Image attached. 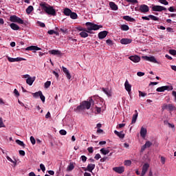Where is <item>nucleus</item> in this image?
Masks as SVG:
<instances>
[{
  "instance_id": "5",
  "label": "nucleus",
  "mask_w": 176,
  "mask_h": 176,
  "mask_svg": "<svg viewBox=\"0 0 176 176\" xmlns=\"http://www.w3.org/2000/svg\"><path fill=\"white\" fill-rule=\"evenodd\" d=\"M142 60H145L146 61H149L150 63H154V64H159L155 56H142Z\"/></svg>"
},
{
  "instance_id": "53",
  "label": "nucleus",
  "mask_w": 176,
  "mask_h": 176,
  "mask_svg": "<svg viewBox=\"0 0 176 176\" xmlns=\"http://www.w3.org/2000/svg\"><path fill=\"white\" fill-rule=\"evenodd\" d=\"M60 31H61V32L63 34H67L68 32V30L67 28H60Z\"/></svg>"
},
{
  "instance_id": "39",
  "label": "nucleus",
  "mask_w": 176,
  "mask_h": 176,
  "mask_svg": "<svg viewBox=\"0 0 176 176\" xmlns=\"http://www.w3.org/2000/svg\"><path fill=\"white\" fill-rule=\"evenodd\" d=\"M47 34H49L50 35H53V34H56V35H58V33L54 31V30H48Z\"/></svg>"
},
{
  "instance_id": "52",
  "label": "nucleus",
  "mask_w": 176,
  "mask_h": 176,
  "mask_svg": "<svg viewBox=\"0 0 176 176\" xmlns=\"http://www.w3.org/2000/svg\"><path fill=\"white\" fill-rule=\"evenodd\" d=\"M126 1L130 3H138V1L137 0H126Z\"/></svg>"
},
{
  "instance_id": "16",
  "label": "nucleus",
  "mask_w": 176,
  "mask_h": 176,
  "mask_svg": "<svg viewBox=\"0 0 176 176\" xmlns=\"http://www.w3.org/2000/svg\"><path fill=\"white\" fill-rule=\"evenodd\" d=\"M151 146H152V142H151L150 141H147V142H146L144 145L142 146V147L141 148V151L144 152V151H145V149H146V148H151Z\"/></svg>"
},
{
  "instance_id": "19",
  "label": "nucleus",
  "mask_w": 176,
  "mask_h": 176,
  "mask_svg": "<svg viewBox=\"0 0 176 176\" xmlns=\"http://www.w3.org/2000/svg\"><path fill=\"white\" fill-rule=\"evenodd\" d=\"M62 69L64 74H65L67 79H71V78H72V76H71V74H69V71H68V69H67V67H64L63 66L62 67Z\"/></svg>"
},
{
  "instance_id": "8",
  "label": "nucleus",
  "mask_w": 176,
  "mask_h": 176,
  "mask_svg": "<svg viewBox=\"0 0 176 176\" xmlns=\"http://www.w3.org/2000/svg\"><path fill=\"white\" fill-rule=\"evenodd\" d=\"M139 12L141 13H148L149 12V7L147 5L142 4L139 6Z\"/></svg>"
},
{
  "instance_id": "35",
  "label": "nucleus",
  "mask_w": 176,
  "mask_h": 176,
  "mask_svg": "<svg viewBox=\"0 0 176 176\" xmlns=\"http://www.w3.org/2000/svg\"><path fill=\"white\" fill-rule=\"evenodd\" d=\"M74 168H75V166H74V163L71 162L67 166V171H72Z\"/></svg>"
},
{
  "instance_id": "55",
  "label": "nucleus",
  "mask_w": 176,
  "mask_h": 176,
  "mask_svg": "<svg viewBox=\"0 0 176 176\" xmlns=\"http://www.w3.org/2000/svg\"><path fill=\"white\" fill-rule=\"evenodd\" d=\"M94 159H96V160L101 159V155H100V153L96 154L94 157Z\"/></svg>"
},
{
  "instance_id": "3",
  "label": "nucleus",
  "mask_w": 176,
  "mask_h": 176,
  "mask_svg": "<svg viewBox=\"0 0 176 176\" xmlns=\"http://www.w3.org/2000/svg\"><path fill=\"white\" fill-rule=\"evenodd\" d=\"M82 102V105L84 107V109H90V107H91V104L94 105V100L93 99L90 98L89 101L84 100Z\"/></svg>"
},
{
  "instance_id": "50",
  "label": "nucleus",
  "mask_w": 176,
  "mask_h": 176,
  "mask_svg": "<svg viewBox=\"0 0 176 176\" xmlns=\"http://www.w3.org/2000/svg\"><path fill=\"white\" fill-rule=\"evenodd\" d=\"M8 60L10 63H16V58H14L8 57Z\"/></svg>"
},
{
  "instance_id": "4",
  "label": "nucleus",
  "mask_w": 176,
  "mask_h": 176,
  "mask_svg": "<svg viewBox=\"0 0 176 176\" xmlns=\"http://www.w3.org/2000/svg\"><path fill=\"white\" fill-rule=\"evenodd\" d=\"M10 21L12 23H17L18 24H24V21L16 15L11 16L10 17Z\"/></svg>"
},
{
  "instance_id": "23",
  "label": "nucleus",
  "mask_w": 176,
  "mask_h": 176,
  "mask_svg": "<svg viewBox=\"0 0 176 176\" xmlns=\"http://www.w3.org/2000/svg\"><path fill=\"white\" fill-rule=\"evenodd\" d=\"M34 82H35V77H29L26 80V83L29 85V86H32V83H34Z\"/></svg>"
},
{
  "instance_id": "21",
  "label": "nucleus",
  "mask_w": 176,
  "mask_h": 176,
  "mask_svg": "<svg viewBox=\"0 0 176 176\" xmlns=\"http://www.w3.org/2000/svg\"><path fill=\"white\" fill-rule=\"evenodd\" d=\"M74 112H82V111H85V107L82 105V102L78 105L76 108L74 109Z\"/></svg>"
},
{
  "instance_id": "15",
  "label": "nucleus",
  "mask_w": 176,
  "mask_h": 176,
  "mask_svg": "<svg viewBox=\"0 0 176 176\" xmlns=\"http://www.w3.org/2000/svg\"><path fill=\"white\" fill-rule=\"evenodd\" d=\"M124 87H125V90H126V91H128L129 94L131 92V85L129 83L128 80H126L125 81Z\"/></svg>"
},
{
  "instance_id": "59",
  "label": "nucleus",
  "mask_w": 176,
  "mask_h": 176,
  "mask_svg": "<svg viewBox=\"0 0 176 176\" xmlns=\"http://www.w3.org/2000/svg\"><path fill=\"white\" fill-rule=\"evenodd\" d=\"M106 43H107V45H109V46H111V45L113 44L112 40H111V39L107 40V41H106Z\"/></svg>"
},
{
  "instance_id": "33",
  "label": "nucleus",
  "mask_w": 176,
  "mask_h": 176,
  "mask_svg": "<svg viewBox=\"0 0 176 176\" xmlns=\"http://www.w3.org/2000/svg\"><path fill=\"white\" fill-rule=\"evenodd\" d=\"M6 159H7V160H8V162H10L11 163H13L14 166H16L17 164V160H14V161L8 155L6 156Z\"/></svg>"
},
{
  "instance_id": "28",
  "label": "nucleus",
  "mask_w": 176,
  "mask_h": 176,
  "mask_svg": "<svg viewBox=\"0 0 176 176\" xmlns=\"http://www.w3.org/2000/svg\"><path fill=\"white\" fill-rule=\"evenodd\" d=\"M72 12V10L69 8H65L63 10V13L65 16H70L71 13Z\"/></svg>"
},
{
  "instance_id": "43",
  "label": "nucleus",
  "mask_w": 176,
  "mask_h": 176,
  "mask_svg": "<svg viewBox=\"0 0 176 176\" xmlns=\"http://www.w3.org/2000/svg\"><path fill=\"white\" fill-rule=\"evenodd\" d=\"M30 142L32 145H35V144L36 143V141L35 140V138H34V136L30 137Z\"/></svg>"
},
{
  "instance_id": "45",
  "label": "nucleus",
  "mask_w": 176,
  "mask_h": 176,
  "mask_svg": "<svg viewBox=\"0 0 176 176\" xmlns=\"http://www.w3.org/2000/svg\"><path fill=\"white\" fill-rule=\"evenodd\" d=\"M124 164V166H131V160H125Z\"/></svg>"
},
{
  "instance_id": "44",
  "label": "nucleus",
  "mask_w": 176,
  "mask_h": 176,
  "mask_svg": "<svg viewBox=\"0 0 176 176\" xmlns=\"http://www.w3.org/2000/svg\"><path fill=\"white\" fill-rule=\"evenodd\" d=\"M25 50H30V51L35 50V45L29 46L26 47Z\"/></svg>"
},
{
  "instance_id": "46",
  "label": "nucleus",
  "mask_w": 176,
  "mask_h": 176,
  "mask_svg": "<svg viewBox=\"0 0 176 176\" xmlns=\"http://www.w3.org/2000/svg\"><path fill=\"white\" fill-rule=\"evenodd\" d=\"M59 133L60 134V135H67V131H65L64 129H61L59 131Z\"/></svg>"
},
{
  "instance_id": "42",
  "label": "nucleus",
  "mask_w": 176,
  "mask_h": 176,
  "mask_svg": "<svg viewBox=\"0 0 176 176\" xmlns=\"http://www.w3.org/2000/svg\"><path fill=\"white\" fill-rule=\"evenodd\" d=\"M168 52H169V54H171L172 56H176L175 50H169Z\"/></svg>"
},
{
  "instance_id": "17",
  "label": "nucleus",
  "mask_w": 176,
  "mask_h": 176,
  "mask_svg": "<svg viewBox=\"0 0 176 176\" xmlns=\"http://www.w3.org/2000/svg\"><path fill=\"white\" fill-rule=\"evenodd\" d=\"M146 133H148V131L146 130V128H144V126H142L141 129H140V136L142 138H145V137H146Z\"/></svg>"
},
{
  "instance_id": "56",
  "label": "nucleus",
  "mask_w": 176,
  "mask_h": 176,
  "mask_svg": "<svg viewBox=\"0 0 176 176\" xmlns=\"http://www.w3.org/2000/svg\"><path fill=\"white\" fill-rule=\"evenodd\" d=\"M87 151L88 152H89V153H93V152H94V150L93 149V147H88L87 148Z\"/></svg>"
},
{
  "instance_id": "27",
  "label": "nucleus",
  "mask_w": 176,
  "mask_h": 176,
  "mask_svg": "<svg viewBox=\"0 0 176 176\" xmlns=\"http://www.w3.org/2000/svg\"><path fill=\"white\" fill-rule=\"evenodd\" d=\"M123 20L131 21V23H134V21H135V19H134V18H131L130 16H124Z\"/></svg>"
},
{
  "instance_id": "26",
  "label": "nucleus",
  "mask_w": 176,
  "mask_h": 176,
  "mask_svg": "<svg viewBox=\"0 0 176 176\" xmlns=\"http://www.w3.org/2000/svg\"><path fill=\"white\" fill-rule=\"evenodd\" d=\"M114 134H116V135H118V137H119V138H124V133H123V131H114Z\"/></svg>"
},
{
  "instance_id": "47",
  "label": "nucleus",
  "mask_w": 176,
  "mask_h": 176,
  "mask_svg": "<svg viewBox=\"0 0 176 176\" xmlns=\"http://www.w3.org/2000/svg\"><path fill=\"white\" fill-rule=\"evenodd\" d=\"M160 3L162 5H168V1L167 0H158Z\"/></svg>"
},
{
  "instance_id": "40",
  "label": "nucleus",
  "mask_w": 176,
  "mask_h": 176,
  "mask_svg": "<svg viewBox=\"0 0 176 176\" xmlns=\"http://www.w3.org/2000/svg\"><path fill=\"white\" fill-rule=\"evenodd\" d=\"M37 24L41 27V28H45L46 27V25L45 24V23L41 22L39 21H37Z\"/></svg>"
},
{
  "instance_id": "48",
  "label": "nucleus",
  "mask_w": 176,
  "mask_h": 176,
  "mask_svg": "<svg viewBox=\"0 0 176 176\" xmlns=\"http://www.w3.org/2000/svg\"><path fill=\"white\" fill-rule=\"evenodd\" d=\"M80 159L83 163H86V161L87 160V157L85 155H82L80 157Z\"/></svg>"
},
{
  "instance_id": "57",
  "label": "nucleus",
  "mask_w": 176,
  "mask_h": 176,
  "mask_svg": "<svg viewBox=\"0 0 176 176\" xmlns=\"http://www.w3.org/2000/svg\"><path fill=\"white\" fill-rule=\"evenodd\" d=\"M139 96L141 97H145V96H146V94H145L141 91H139Z\"/></svg>"
},
{
  "instance_id": "20",
  "label": "nucleus",
  "mask_w": 176,
  "mask_h": 176,
  "mask_svg": "<svg viewBox=\"0 0 176 176\" xmlns=\"http://www.w3.org/2000/svg\"><path fill=\"white\" fill-rule=\"evenodd\" d=\"M50 54H53V56H61V51L58 50H52L49 51Z\"/></svg>"
},
{
  "instance_id": "7",
  "label": "nucleus",
  "mask_w": 176,
  "mask_h": 176,
  "mask_svg": "<svg viewBox=\"0 0 176 176\" xmlns=\"http://www.w3.org/2000/svg\"><path fill=\"white\" fill-rule=\"evenodd\" d=\"M166 90H168L170 91V90H173V86H162L157 88L156 91H158L160 93H162L163 91H166Z\"/></svg>"
},
{
  "instance_id": "49",
  "label": "nucleus",
  "mask_w": 176,
  "mask_h": 176,
  "mask_svg": "<svg viewBox=\"0 0 176 176\" xmlns=\"http://www.w3.org/2000/svg\"><path fill=\"white\" fill-rule=\"evenodd\" d=\"M19 61H25V58H15V62H19Z\"/></svg>"
},
{
  "instance_id": "30",
  "label": "nucleus",
  "mask_w": 176,
  "mask_h": 176,
  "mask_svg": "<svg viewBox=\"0 0 176 176\" xmlns=\"http://www.w3.org/2000/svg\"><path fill=\"white\" fill-rule=\"evenodd\" d=\"M79 35L81 38H87V36H89V34H87L86 31L81 32Z\"/></svg>"
},
{
  "instance_id": "36",
  "label": "nucleus",
  "mask_w": 176,
  "mask_h": 176,
  "mask_svg": "<svg viewBox=\"0 0 176 176\" xmlns=\"http://www.w3.org/2000/svg\"><path fill=\"white\" fill-rule=\"evenodd\" d=\"M121 30L122 31H129V30H130V28H129V25H122Z\"/></svg>"
},
{
  "instance_id": "37",
  "label": "nucleus",
  "mask_w": 176,
  "mask_h": 176,
  "mask_svg": "<svg viewBox=\"0 0 176 176\" xmlns=\"http://www.w3.org/2000/svg\"><path fill=\"white\" fill-rule=\"evenodd\" d=\"M100 153H102V155H108L109 153V150H107L105 148H101L100 149Z\"/></svg>"
},
{
  "instance_id": "61",
  "label": "nucleus",
  "mask_w": 176,
  "mask_h": 176,
  "mask_svg": "<svg viewBox=\"0 0 176 176\" xmlns=\"http://www.w3.org/2000/svg\"><path fill=\"white\" fill-rule=\"evenodd\" d=\"M1 127H5V124H3V121H2V119L0 118V129Z\"/></svg>"
},
{
  "instance_id": "63",
  "label": "nucleus",
  "mask_w": 176,
  "mask_h": 176,
  "mask_svg": "<svg viewBox=\"0 0 176 176\" xmlns=\"http://www.w3.org/2000/svg\"><path fill=\"white\" fill-rule=\"evenodd\" d=\"M168 10H169V12H176V10L174 8L173 6H171L169 8H168Z\"/></svg>"
},
{
  "instance_id": "1",
  "label": "nucleus",
  "mask_w": 176,
  "mask_h": 176,
  "mask_svg": "<svg viewBox=\"0 0 176 176\" xmlns=\"http://www.w3.org/2000/svg\"><path fill=\"white\" fill-rule=\"evenodd\" d=\"M85 25L87 27L86 28L78 27L77 28V30L78 31H85L88 34H94L92 31H98V30H100V28H102V25H97L91 22H87L85 23Z\"/></svg>"
},
{
  "instance_id": "51",
  "label": "nucleus",
  "mask_w": 176,
  "mask_h": 176,
  "mask_svg": "<svg viewBox=\"0 0 176 176\" xmlns=\"http://www.w3.org/2000/svg\"><path fill=\"white\" fill-rule=\"evenodd\" d=\"M40 168L43 172H45L46 170V168L45 167V165L43 164H40Z\"/></svg>"
},
{
  "instance_id": "6",
  "label": "nucleus",
  "mask_w": 176,
  "mask_h": 176,
  "mask_svg": "<svg viewBox=\"0 0 176 176\" xmlns=\"http://www.w3.org/2000/svg\"><path fill=\"white\" fill-rule=\"evenodd\" d=\"M162 109H167L168 111H170V112H173V111H176L175 105L173 104H164L162 106Z\"/></svg>"
},
{
  "instance_id": "41",
  "label": "nucleus",
  "mask_w": 176,
  "mask_h": 176,
  "mask_svg": "<svg viewBox=\"0 0 176 176\" xmlns=\"http://www.w3.org/2000/svg\"><path fill=\"white\" fill-rule=\"evenodd\" d=\"M50 85H52V82L50 81H47L46 82H45V89H49V87H50Z\"/></svg>"
},
{
  "instance_id": "14",
  "label": "nucleus",
  "mask_w": 176,
  "mask_h": 176,
  "mask_svg": "<svg viewBox=\"0 0 176 176\" xmlns=\"http://www.w3.org/2000/svg\"><path fill=\"white\" fill-rule=\"evenodd\" d=\"M113 170V171H115L116 173H118V174H122V173H124V166L114 167Z\"/></svg>"
},
{
  "instance_id": "64",
  "label": "nucleus",
  "mask_w": 176,
  "mask_h": 176,
  "mask_svg": "<svg viewBox=\"0 0 176 176\" xmlns=\"http://www.w3.org/2000/svg\"><path fill=\"white\" fill-rule=\"evenodd\" d=\"M138 76H144V75H145V73L142 72H139L137 73Z\"/></svg>"
},
{
  "instance_id": "29",
  "label": "nucleus",
  "mask_w": 176,
  "mask_h": 176,
  "mask_svg": "<svg viewBox=\"0 0 176 176\" xmlns=\"http://www.w3.org/2000/svg\"><path fill=\"white\" fill-rule=\"evenodd\" d=\"M15 142L20 146H23V148H25V144H24V142H23L20 140H15Z\"/></svg>"
},
{
  "instance_id": "10",
  "label": "nucleus",
  "mask_w": 176,
  "mask_h": 176,
  "mask_svg": "<svg viewBox=\"0 0 176 176\" xmlns=\"http://www.w3.org/2000/svg\"><path fill=\"white\" fill-rule=\"evenodd\" d=\"M148 170H149V164L145 163L142 166L141 176H145Z\"/></svg>"
},
{
  "instance_id": "11",
  "label": "nucleus",
  "mask_w": 176,
  "mask_h": 176,
  "mask_svg": "<svg viewBox=\"0 0 176 176\" xmlns=\"http://www.w3.org/2000/svg\"><path fill=\"white\" fill-rule=\"evenodd\" d=\"M84 171H89V173H93V170L96 168V164H89L87 168H83Z\"/></svg>"
},
{
  "instance_id": "62",
  "label": "nucleus",
  "mask_w": 176,
  "mask_h": 176,
  "mask_svg": "<svg viewBox=\"0 0 176 176\" xmlns=\"http://www.w3.org/2000/svg\"><path fill=\"white\" fill-rule=\"evenodd\" d=\"M95 108L96 109L97 113H101V107H98L96 106Z\"/></svg>"
},
{
  "instance_id": "34",
  "label": "nucleus",
  "mask_w": 176,
  "mask_h": 176,
  "mask_svg": "<svg viewBox=\"0 0 176 176\" xmlns=\"http://www.w3.org/2000/svg\"><path fill=\"white\" fill-rule=\"evenodd\" d=\"M32 10H34V7L32 6H28V8L26 9L27 14H31Z\"/></svg>"
},
{
  "instance_id": "2",
  "label": "nucleus",
  "mask_w": 176,
  "mask_h": 176,
  "mask_svg": "<svg viewBox=\"0 0 176 176\" xmlns=\"http://www.w3.org/2000/svg\"><path fill=\"white\" fill-rule=\"evenodd\" d=\"M39 6L41 8V10H44L47 14H50V16H57V12L53 6L45 2H41Z\"/></svg>"
},
{
  "instance_id": "18",
  "label": "nucleus",
  "mask_w": 176,
  "mask_h": 176,
  "mask_svg": "<svg viewBox=\"0 0 176 176\" xmlns=\"http://www.w3.org/2000/svg\"><path fill=\"white\" fill-rule=\"evenodd\" d=\"M132 42H133V40L130 38H122L120 40V43H122V45H129Z\"/></svg>"
},
{
  "instance_id": "38",
  "label": "nucleus",
  "mask_w": 176,
  "mask_h": 176,
  "mask_svg": "<svg viewBox=\"0 0 176 176\" xmlns=\"http://www.w3.org/2000/svg\"><path fill=\"white\" fill-rule=\"evenodd\" d=\"M148 17L151 20H153V21H159V18L155 16V15H148Z\"/></svg>"
},
{
  "instance_id": "54",
  "label": "nucleus",
  "mask_w": 176,
  "mask_h": 176,
  "mask_svg": "<svg viewBox=\"0 0 176 176\" xmlns=\"http://www.w3.org/2000/svg\"><path fill=\"white\" fill-rule=\"evenodd\" d=\"M40 98H41L42 102H45V96H43V94H42V93L41 94Z\"/></svg>"
},
{
  "instance_id": "9",
  "label": "nucleus",
  "mask_w": 176,
  "mask_h": 176,
  "mask_svg": "<svg viewBox=\"0 0 176 176\" xmlns=\"http://www.w3.org/2000/svg\"><path fill=\"white\" fill-rule=\"evenodd\" d=\"M153 12H163V10H167V8L162 6H153L152 7Z\"/></svg>"
},
{
  "instance_id": "60",
  "label": "nucleus",
  "mask_w": 176,
  "mask_h": 176,
  "mask_svg": "<svg viewBox=\"0 0 176 176\" xmlns=\"http://www.w3.org/2000/svg\"><path fill=\"white\" fill-rule=\"evenodd\" d=\"M124 126H126V124H119L117 126V129H122V127H124Z\"/></svg>"
},
{
  "instance_id": "22",
  "label": "nucleus",
  "mask_w": 176,
  "mask_h": 176,
  "mask_svg": "<svg viewBox=\"0 0 176 176\" xmlns=\"http://www.w3.org/2000/svg\"><path fill=\"white\" fill-rule=\"evenodd\" d=\"M135 113L133 115L131 124H134L137 122V118H138V111H135Z\"/></svg>"
},
{
  "instance_id": "13",
  "label": "nucleus",
  "mask_w": 176,
  "mask_h": 176,
  "mask_svg": "<svg viewBox=\"0 0 176 176\" xmlns=\"http://www.w3.org/2000/svg\"><path fill=\"white\" fill-rule=\"evenodd\" d=\"M107 35H108V31L104 30L102 32H100L98 36L99 39H104L107 37Z\"/></svg>"
},
{
  "instance_id": "31",
  "label": "nucleus",
  "mask_w": 176,
  "mask_h": 176,
  "mask_svg": "<svg viewBox=\"0 0 176 176\" xmlns=\"http://www.w3.org/2000/svg\"><path fill=\"white\" fill-rule=\"evenodd\" d=\"M69 16L72 19V20H76V19H78V14H76V12H72Z\"/></svg>"
},
{
  "instance_id": "12",
  "label": "nucleus",
  "mask_w": 176,
  "mask_h": 176,
  "mask_svg": "<svg viewBox=\"0 0 176 176\" xmlns=\"http://www.w3.org/2000/svg\"><path fill=\"white\" fill-rule=\"evenodd\" d=\"M129 60L133 63H140V61H141V58L138 56V55H133L129 56Z\"/></svg>"
},
{
  "instance_id": "58",
  "label": "nucleus",
  "mask_w": 176,
  "mask_h": 176,
  "mask_svg": "<svg viewBox=\"0 0 176 176\" xmlns=\"http://www.w3.org/2000/svg\"><path fill=\"white\" fill-rule=\"evenodd\" d=\"M19 155H21V156H25V151L23 150H20Z\"/></svg>"
},
{
  "instance_id": "25",
  "label": "nucleus",
  "mask_w": 176,
  "mask_h": 176,
  "mask_svg": "<svg viewBox=\"0 0 176 176\" xmlns=\"http://www.w3.org/2000/svg\"><path fill=\"white\" fill-rule=\"evenodd\" d=\"M109 6L111 9V10H118V5H116L115 3L111 1L109 3Z\"/></svg>"
},
{
  "instance_id": "24",
  "label": "nucleus",
  "mask_w": 176,
  "mask_h": 176,
  "mask_svg": "<svg viewBox=\"0 0 176 176\" xmlns=\"http://www.w3.org/2000/svg\"><path fill=\"white\" fill-rule=\"evenodd\" d=\"M10 27L14 31H19V30H20V27L14 23H10Z\"/></svg>"
},
{
  "instance_id": "32",
  "label": "nucleus",
  "mask_w": 176,
  "mask_h": 176,
  "mask_svg": "<svg viewBox=\"0 0 176 176\" xmlns=\"http://www.w3.org/2000/svg\"><path fill=\"white\" fill-rule=\"evenodd\" d=\"M41 94H42V91H38L35 93H32V96L34 98H38V97L41 96Z\"/></svg>"
}]
</instances>
